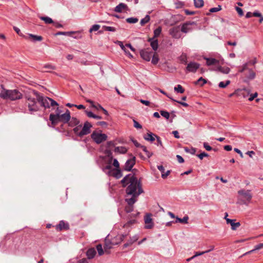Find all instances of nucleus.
Returning <instances> with one entry per match:
<instances>
[{
	"label": "nucleus",
	"mask_w": 263,
	"mask_h": 263,
	"mask_svg": "<svg viewBox=\"0 0 263 263\" xmlns=\"http://www.w3.org/2000/svg\"><path fill=\"white\" fill-rule=\"evenodd\" d=\"M235 9L240 16L243 15V12L241 8L238 7H236Z\"/></svg>",
	"instance_id": "obj_59"
},
{
	"label": "nucleus",
	"mask_w": 263,
	"mask_h": 263,
	"mask_svg": "<svg viewBox=\"0 0 263 263\" xmlns=\"http://www.w3.org/2000/svg\"><path fill=\"white\" fill-rule=\"evenodd\" d=\"M197 156L200 159V160H202L203 159V157H207L209 156V154H207L205 152H202L201 153H200V154H198L197 155Z\"/></svg>",
	"instance_id": "obj_55"
},
{
	"label": "nucleus",
	"mask_w": 263,
	"mask_h": 263,
	"mask_svg": "<svg viewBox=\"0 0 263 263\" xmlns=\"http://www.w3.org/2000/svg\"><path fill=\"white\" fill-rule=\"evenodd\" d=\"M184 149L186 153H190L192 155H194L196 153V148H193V147H192L191 148H189L187 147H185L184 148Z\"/></svg>",
	"instance_id": "obj_42"
},
{
	"label": "nucleus",
	"mask_w": 263,
	"mask_h": 263,
	"mask_svg": "<svg viewBox=\"0 0 263 263\" xmlns=\"http://www.w3.org/2000/svg\"><path fill=\"white\" fill-rule=\"evenodd\" d=\"M121 183L123 187L127 186L125 190L126 195L132 196L129 198H126L125 201L127 204H134L138 196L143 192L140 181L134 174H129L123 177Z\"/></svg>",
	"instance_id": "obj_1"
},
{
	"label": "nucleus",
	"mask_w": 263,
	"mask_h": 263,
	"mask_svg": "<svg viewBox=\"0 0 263 263\" xmlns=\"http://www.w3.org/2000/svg\"><path fill=\"white\" fill-rule=\"evenodd\" d=\"M152 63L153 64H157L159 61V58L157 55H156L155 54L152 55Z\"/></svg>",
	"instance_id": "obj_52"
},
{
	"label": "nucleus",
	"mask_w": 263,
	"mask_h": 263,
	"mask_svg": "<svg viewBox=\"0 0 263 263\" xmlns=\"http://www.w3.org/2000/svg\"><path fill=\"white\" fill-rule=\"evenodd\" d=\"M222 9L221 5H218L217 7H214L210 9V12L213 13V12H216L220 10H221Z\"/></svg>",
	"instance_id": "obj_50"
},
{
	"label": "nucleus",
	"mask_w": 263,
	"mask_h": 263,
	"mask_svg": "<svg viewBox=\"0 0 263 263\" xmlns=\"http://www.w3.org/2000/svg\"><path fill=\"white\" fill-rule=\"evenodd\" d=\"M152 214L147 213L144 216V222L145 223V228L151 229L154 227V223L151 217Z\"/></svg>",
	"instance_id": "obj_13"
},
{
	"label": "nucleus",
	"mask_w": 263,
	"mask_h": 263,
	"mask_svg": "<svg viewBox=\"0 0 263 263\" xmlns=\"http://www.w3.org/2000/svg\"><path fill=\"white\" fill-rule=\"evenodd\" d=\"M206 61V64L208 66H211L218 64L219 61L215 58H204Z\"/></svg>",
	"instance_id": "obj_22"
},
{
	"label": "nucleus",
	"mask_w": 263,
	"mask_h": 263,
	"mask_svg": "<svg viewBox=\"0 0 263 263\" xmlns=\"http://www.w3.org/2000/svg\"><path fill=\"white\" fill-rule=\"evenodd\" d=\"M91 137L97 144H100L102 142L106 140L107 139V136L106 134L98 133L96 132H93L91 134Z\"/></svg>",
	"instance_id": "obj_7"
},
{
	"label": "nucleus",
	"mask_w": 263,
	"mask_h": 263,
	"mask_svg": "<svg viewBox=\"0 0 263 263\" xmlns=\"http://www.w3.org/2000/svg\"><path fill=\"white\" fill-rule=\"evenodd\" d=\"M103 28L104 30L107 31H110V32H115L116 31V28L111 26H103Z\"/></svg>",
	"instance_id": "obj_46"
},
{
	"label": "nucleus",
	"mask_w": 263,
	"mask_h": 263,
	"mask_svg": "<svg viewBox=\"0 0 263 263\" xmlns=\"http://www.w3.org/2000/svg\"><path fill=\"white\" fill-rule=\"evenodd\" d=\"M156 136H157L152 133H149L146 136H144V139L147 141L153 142L155 140Z\"/></svg>",
	"instance_id": "obj_24"
},
{
	"label": "nucleus",
	"mask_w": 263,
	"mask_h": 263,
	"mask_svg": "<svg viewBox=\"0 0 263 263\" xmlns=\"http://www.w3.org/2000/svg\"><path fill=\"white\" fill-rule=\"evenodd\" d=\"M148 42L150 43L151 46L154 50L156 51L158 49V41L157 39H155L154 37L149 38Z\"/></svg>",
	"instance_id": "obj_19"
},
{
	"label": "nucleus",
	"mask_w": 263,
	"mask_h": 263,
	"mask_svg": "<svg viewBox=\"0 0 263 263\" xmlns=\"http://www.w3.org/2000/svg\"><path fill=\"white\" fill-rule=\"evenodd\" d=\"M81 127H82V125H78L76 127H75L73 129V131L74 133L79 137H82V136H80L79 135L80 134L79 133H80V131L81 130H80Z\"/></svg>",
	"instance_id": "obj_35"
},
{
	"label": "nucleus",
	"mask_w": 263,
	"mask_h": 263,
	"mask_svg": "<svg viewBox=\"0 0 263 263\" xmlns=\"http://www.w3.org/2000/svg\"><path fill=\"white\" fill-rule=\"evenodd\" d=\"M138 239H139V235L138 234H136L134 236H133V237H130L129 239L123 245V247L126 248V247L132 245L135 242L137 241Z\"/></svg>",
	"instance_id": "obj_18"
},
{
	"label": "nucleus",
	"mask_w": 263,
	"mask_h": 263,
	"mask_svg": "<svg viewBox=\"0 0 263 263\" xmlns=\"http://www.w3.org/2000/svg\"><path fill=\"white\" fill-rule=\"evenodd\" d=\"M250 92V90L245 89L241 91V95L243 96V98H245L249 95Z\"/></svg>",
	"instance_id": "obj_57"
},
{
	"label": "nucleus",
	"mask_w": 263,
	"mask_h": 263,
	"mask_svg": "<svg viewBox=\"0 0 263 263\" xmlns=\"http://www.w3.org/2000/svg\"><path fill=\"white\" fill-rule=\"evenodd\" d=\"M96 254V251L94 248L89 249L86 252V255L89 259L93 258Z\"/></svg>",
	"instance_id": "obj_25"
},
{
	"label": "nucleus",
	"mask_w": 263,
	"mask_h": 263,
	"mask_svg": "<svg viewBox=\"0 0 263 263\" xmlns=\"http://www.w3.org/2000/svg\"><path fill=\"white\" fill-rule=\"evenodd\" d=\"M134 126L137 129H141L142 128V125L137 122L136 120H133Z\"/></svg>",
	"instance_id": "obj_54"
},
{
	"label": "nucleus",
	"mask_w": 263,
	"mask_h": 263,
	"mask_svg": "<svg viewBox=\"0 0 263 263\" xmlns=\"http://www.w3.org/2000/svg\"><path fill=\"white\" fill-rule=\"evenodd\" d=\"M126 22L129 24H135L138 22V19L137 17H128L126 19Z\"/></svg>",
	"instance_id": "obj_39"
},
{
	"label": "nucleus",
	"mask_w": 263,
	"mask_h": 263,
	"mask_svg": "<svg viewBox=\"0 0 263 263\" xmlns=\"http://www.w3.org/2000/svg\"><path fill=\"white\" fill-rule=\"evenodd\" d=\"M194 24H195V23L194 22H186L183 24L180 29L181 31L185 33H186L191 31L192 30V28L191 27V25Z\"/></svg>",
	"instance_id": "obj_15"
},
{
	"label": "nucleus",
	"mask_w": 263,
	"mask_h": 263,
	"mask_svg": "<svg viewBox=\"0 0 263 263\" xmlns=\"http://www.w3.org/2000/svg\"><path fill=\"white\" fill-rule=\"evenodd\" d=\"M257 95H258V93L257 92H255L254 94H251L248 99L249 101H253L254 99V98L257 97Z\"/></svg>",
	"instance_id": "obj_64"
},
{
	"label": "nucleus",
	"mask_w": 263,
	"mask_h": 263,
	"mask_svg": "<svg viewBox=\"0 0 263 263\" xmlns=\"http://www.w3.org/2000/svg\"><path fill=\"white\" fill-rule=\"evenodd\" d=\"M153 53V51L149 48L141 49L140 51L141 57L146 61L151 60Z\"/></svg>",
	"instance_id": "obj_9"
},
{
	"label": "nucleus",
	"mask_w": 263,
	"mask_h": 263,
	"mask_svg": "<svg viewBox=\"0 0 263 263\" xmlns=\"http://www.w3.org/2000/svg\"><path fill=\"white\" fill-rule=\"evenodd\" d=\"M179 59L181 62V63L183 64H187V55L184 53H182L181 55L179 57Z\"/></svg>",
	"instance_id": "obj_31"
},
{
	"label": "nucleus",
	"mask_w": 263,
	"mask_h": 263,
	"mask_svg": "<svg viewBox=\"0 0 263 263\" xmlns=\"http://www.w3.org/2000/svg\"><path fill=\"white\" fill-rule=\"evenodd\" d=\"M217 70L224 74H228L230 71V69L228 67L219 66Z\"/></svg>",
	"instance_id": "obj_29"
},
{
	"label": "nucleus",
	"mask_w": 263,
	"mask_h": 263,
	"mask_svg": "<svg viewBox=\"0 0 263 263\" xmlns=\"http://www.w3.org/2000/svg\"><path fill=\"white\" fill-rule=\"evenodd\" d=\"M29 36L32 39L33 42L36 41H42L43 40V37L40 35H36L33 34H29Z\"/></svg>",
	"instance_id": "obj_30"
},
{
	"label": "nucleus",
	"mask_w": 263,
	"mask_h": 263,
	"mask_svg": "<svg viewBox=\"0 0 263 263\" xmlns=\"http://www.w3.org/2000/svg\"><path fill=\"white\" fill-rule=\"evenodd\" d=\"M127 148L124 146H117L115 148V152L119 154H125L127 152Z\"/></svg>",
	"instance_id": "obj_26"
},
{
	"label": "nucleus",
	"mask_w": 263,
	"mask_h": 263,
	"mask_svg": "<svg viewBox=\"0 0 263 263\" xmlns=\"http://www.w3.org/2000/svg\"><path fill=\"white\" fill-rule=\"evenodd\" d=\"M175 6H176V8L177 9L181 8L183 7L184 3H183L182 2H180V1L177 2L175 3Z\"/></svg>",
	"instance_id": "obj_61"
},
{
	"label": "nucleus",
	"mask_w": 263,
	"mask_h": 263,
	"mask_svg": "<svg viewBox=\"0 0 263 263\" xmlns=\"http://www.w3.org/2000/svg\"><path fill=\"white\" fill-rule=\"evenodd\" d=\"M160 113L161 115L164 118H165L166 119H168L170 117V113L167 111L161 110L160 111Z\"/></svg>",
	"instance_id": "obj_45"
},
{
	"label": "nucleus",
	"mask_w": 263,
	"mask_h": 263,
	"mask_svg": "<svg viewBox=\"0 0 263 263\" xmlns=\"http://www.w3.org/2000/svg\"><path fill=\"white\" fill-rule=\"evenodd\" d=\"M112 160H109L108 159H106V161L103 160V163L101 165V169L102 171L105 173L107 175H110L112 172V170L111 167V163Z\"/></svg>",
	"instance_id": "obj_8"
},
{
	"label": "nucleus",
	"mask_w": 263,
	"mask_h": 263,
	"mask_svg": "<svg viewBox=\"0 0 263 263\" xmlns=\"http://www.w3.org/2000/svg\"><path fill=\"white\" fill-rule=\"evenodd\" d=\"M40 18L42 20V21H44L45 22V23L47 24H53V20H52L51 18L48 17V16H41L40 17Z\"/></svg>",
	"instance_id": "obj_32"
},
{
	"label": "nucleus",
	"mask_w": 263,
	"mask_h": 263,
	"mask_svg": "<svg viewBox=\"0 0 263 263\" xmlns=\"http://www.w3.org/2000/svg\"><path fill=\"white\" fill-rule=\"evenodd\" d=\"M194 6L196 8H201L204 5V1L203 0H194Z\"/></svg>",
	"instance_id": "obj_33"
},
{
	"label": "nucleus",
	"mask_w": 263,
	"mask_h": 263,
	"mask_svg": "<svg viewBox=\"0 0 263 263\" xmlns=\"http://www.w3.org/2000/svg\"><path fill=\"white\" fill-rule=\"evenodd\" d=\"M162 28L161 27H158L154 31V39L159 36L161 32Z\"/></svg>",
	"instance_id": "obj_40"
},
{
	"label": "nucleus",
	"mask_w": 263,
	"mask_h": 263,
	"mask_svg": "<svg viewBox=\"0 0 263 263\" xmlns=\"http://www.w3.org/2000/svg\"><path fill=\"white\" fill-rule=\"evenodd\" d=\"M238 194L242 197V198L240 199V203L248 205L252 198V195L251 194V191L240 190L238 191Z\"/></svg>",
	"instance_id": "obj_5"
},
{
	"label": "nucleus",
	"mask_w": 263,
	"mask_h": 263,
	"mask_svg": "<svg viewBox=\"0 0 263 263\" xmlns=\"http://www.w3.org/2000/svg\"><path fill=\"white\" fill-rule=\"evenodd\" d=\"M37 100L31 97H27V101L26 103L28 106V110L31 114L40 110V106L38 105Z\"/></svg>",
	"instance_id": "obj_6"
},
{
	"label": "nucleus",
	"mask_w": 263,
	"mask_h": 263,
	"mask_svg": "<svg viewBox=\"0 0 263 263\" xmlns=\"http://www.w3.org/2000/svg\"><path fill=\"white\" fill-rule=\"evenodd\" d=\"M104 154L106 155L105 156L102 157L103 160L106 161V159H108L109 160H113V155L110 149H106L104 151Z\"/></svg>",
	"instance_id": "obj_20"
},
{
	"label": "nucleus",
	"mask_w": 263,
	"mask_h": 263,
	"mask_svg": "<svg viewBox=\"0 0 263 263\" xmlns=\"http://www.w3.org/2000/svg\"><path fill=\"white\" fill-rule=\"evenodd\" d=\"M174 90L178 93H182L184 92V89L181 85H177V86L174 87Z\"/></svg>",
	"instance_id": "obj_38"
},
{
	"label": "nucleus",
	"mask_w": 263,
	"mask_h": 263,
	"mask_svg": "<svg viewBox=\"0 0 263 263\" xmlns=\"http://www.w3.org/2000/svg\"><path fill=\"white\" fill-rule=\"evenodd\" d=\"M92 127V125L90 123H89L88 121H86L84 125L80 131V133H79L80 136H83L85 135H87L90 133V128Z\"/></svg>",
	"instance_id": "obj_10"
},
{
	"label": "nucleus",
	"mask_w": 263,
	"mask_h": 263,
	"mask_svg": "<svg viewBox=\"0 0 263 263\" xmlns=\"http://www.w3.org/2000/svg\"><path fill=\"white\" fill-rule=\"evenodd\" d=\"M35 94L36 96L37 102L41 106H43L45 108H50V106L59 105L58 103L56 101L49 97L41 96L36 91L35 92Z\"/></svg>",
	"instance_id": "obj_4"
},
{
	"label": "nucleus",
	"mask_w": 263,
	"mask_h": 263,
	"mask_svg": "<svg viewBox=\"0 0 263 263\" xmlns=\"http://www.w3.org/2000/svg\"><path fill=\"white\" fill-rule=\"evenodd\" d=\"M100 28V26L98 24H95L92 26V27L90 28L89 31V32H92V31H98Z\"/></svg>",
	"instance_id": "obj_48"
},
{
	"label": "nucleus",
	"mask_w": 263,
	"mask_h": 263,
	"mask_svg": "<svg viewBox=\"0 0 263 263\" xmlns=\"http://www.w3.org/2000/svg\"><path fill=\"white\" fill-rule=\"evenodd\" d=\"M203 147L204 148L208 151H210L212 149V148L211 146L209 145V144L207 142H204L203 144Z\"/></svg>",
	"instance_id": "obj_60"
},
{
	"label": "nucleus",
	"mask_w": 263,
	"mask_h": 263,
	"mask_svg": "<svg viewBox=\"0 0 263 263\" xmlns=\"http://www.w3.org/2000/svg\"><path fill=\"white\" fill-rule=\"evenodd\" d=\"M230 84V80H227L225 82H223V81H221L220 82L219 84H218V86L220 87V88H225L228 85H229Z\"/></svg>",
	"instance_id": "obj_41"
},
{
	"label": "nucleus",
	"mask_w": 263,
	"mask_h": 263,
	"mask_svg": "<svg viewBox=\"0 0 263 263\" xmlns=\"http://www.w3.org/2000/svg\"><path fill=\"white\" fill-rule=\"evenodd\" d=\"M0 97L4 99H10L11 100H16L22 98V94L16 89L7 90L4 89L0 92Z\"/></svg>",
	"instance_id": "obj_3"
},
{
	"label": "nucleus",
	"mask_w": 263,
	"mask_h": 263,
	"mask_svg": "<svg viewBox=\"0 0 263 263\" xmlns=\"http://www.w3.org/2000/svg\"><path fill=\"white\" fill-rule=\"evenodd\" d=\"M150 20V16L149 15H146L145 17L143 18L140 21V24L141 26L144 25L148 23Z\"/></svg>",
	"instance_id": "obj_36"
},
{
	"label": "nucleus",
	"mask_w": 263,
	"mask_h": 263,
	"mask_svg": "<svg viewBox=\"0 0 263 263\" xmlns=\"http://www.w3.org/2000/svg\"><path fill=\"white\" fill-rule=\"evenodd\" d=\"M170 173H171V171L170 170L167 171L166 172H164V174H161V177L163 179H165L169 175Z\"/></svg>",
	"instance_id": "obj_63"
},
{
	"label": "nucleus",
	"mask_w": 263,
	"mask_h": 263,
	"mask_svg": "<svg viewBox=\"0 0 263 263\" xmlns=\"http://www.w3.org/2000/svg\"><path fill=\"white\" fill-rule=\"evenodd\" d=\"M112 171V172L110 175H108L109 176H113L116 179H119L122 176V171L119 168H114Z\"/></svg>",
	"instance_id": "obj_17"
},
{
	"label": "nucleus",
	"mask_w": 263,
	"mask_h": 263,
	"mask_svg": "<svg viewBox=\"0 0 263 263\" xmlns=\"http://www.w3.org/2000/svg\"><path fill=\"white\" fill-rule=\"evenodd\" d=\"M79 123L80 121L75 117H72L71 119L70 118V120L68 122L69 126H74L79 125Z\"/></svg>",
	"instance_id": "obj_27"
},
{
	"label": "nucleus",
	"mask_w": 263,
	"mask_h": 263,
	"mask_svg": "<svg viewBox=\"0 0 263 263\" xmlns=\"http://www.w3.org/2000/svg\"><path fill=\"white\" fill-rule=\"evenodd\" d=\"M115 146V143L112 141H108L106 143V147L107 149H110L111 147Z\"/></svg>",
	"instance_id": "obj_53"
},
{
	"label": "nucleus",
	"mask_w": 263,
	"mask_h": 263,
	"mask_svg": "<svg viewBox=\"0 0 263 263\" xmlns=\"http://www.w3.org/2000/svg\"><path fill=\"white\" fill-rule=\"evenodd\" d=\"M263 248V243H259L254 247V250H258Z\"/></svg>",
	"instance_id": "obj_62"
},
{
	"label": "nucleus",
	"mask_w": 263,
	"mask_h": 263,
	"mask_svg": "<svg viewBox=\"0 0 263 263\" xmlns=\"http://www.w3.org/2000/svg\"><path fill=\"white\" fill-rule=\"evenodd\" d=\"M70 120V112L68 109H66V112L62 114H50L49 115V120L54 126L60 122L64 124L68 123Z\"/></svg>",
	"instance_id": "obj_2"
},
{
	"label": "nucleus",
	"mask_w": 263,
	"mask_h": 263,
	"mask_svg": "<svg viewBox=\"0 0 263 263\" xmlns=\"http://www.w3.org/2000/svg\"><path fill=\"white\" fill-rule=\"evenodd\" d=\"M127 236V234H122L115 237V238L116 239L117 242H119V243H120Z\"/></svg>",
	"instance_id": "obj_37"
},
{
	"label": "nucleus",
	"mask_w": 263,
	"mask_h": 263,
	"mask_svg": "<svg viewBox=\"0 0 263 263\" xmlns=\"http://www.w3.org/2000/svg\"><path fill=\"white\" fill-rule=\"evenodd\" d=\"M118 244H119V242H117L115 238H112L111 240L106 239L105 240L104 249H110L111 248L112 246L116 245Z\"/></svg>",
	"instance_id": "obj_16"
},
{
	"label": "nucleus",
	"mask_w": 263,
	"mask_h": 263,
	"mask_svg": "<svg viewBox=\"0 0 263 263\" xmlns=\"http://www.w3.org/2000/svg\"><path fill=\"white\" fill-rule=\"evenodd\" d=\"M127 6L124 3H121L115 8V11L116 12H121L123 10L127 9Z\"/></svg>",
	"instance_id": "obj_21"
},
{
	"label": "nucleus",
	"mask_w": 263,
	"mask_h": 263,
	"mask_svg": "<svg viewBox=\"0 0 263 263\" xmlns=\"http://www.w3.org/2000/svg\"><path fill=\"white\" fill-rule=\"evenodd\" d=\"M96 249L97 250L99 256H101L104 254V251L102 249V246L101 244L97 245Z\"/></svg>",
	"instance_id": "obj_44"
},
{
	"label": "nucleus",
	"mask_w": 263,
	"mask_h": 263,
	"mask_svg": "<svg viewBox=\"0 0 263 263\" xmlns=\"http://www.w3.org/2000/svg\"><path fill=\"white\" fill-rule=\"evenodd\" d=\"M206 83V80L203 79L202 77H200L196 82H195V84L199 85L200 86H202Z\"/></svg>",
	"instance_id": "obj_34"
},
{
	"label": "nucleus",
	"mask_w": 263,
	"mask_h": 263,
	"mask_svg": "<svg viewBox=\"0 0 263 263\" xmlns=\"http://www.w3.org/2000/svg\"><path fill=\"white\" fill-rule=\"evenodd\" d=\"M249 75L247 77V78L250 80H252L254 79L255 77V73L252 71L251 69H249Z\"/></svg>",
	"instance_id": "obj_51"
},
{
	"label": "nucleus",
	"mask_w": 263,
	"mask_h": 263,
	"mask_svg": "<svg viewBox=\"0 0 263 263\" xmlns=\"http://www.w3.org/2000/svg\"><path fill=\"white\" fill-rule=\"evenodd\" d=\"M112 165L115 167V168H119L120 167L119 163L117 159H113Z\"/></svg>",
	"instance_id": "obj_58"
},
{
	"label": "nucleus",
	"mask_w": 263,
	"mask_h": 263,
	"mask_svg": "<svg viewBox=\"0 0 263 263\" xmlns=\"http://www.w3.org/2000/svg\"><path fill=\"white\" fill-rule=\"evenodd\" d=\"M135 164V157H134L132 159H128L124 166V170L126 171H130Z\"/></svg>",
	"instance_id": "obj_14"
},
{
	"label": "nucleus",
	"mask_w": 263,
	"mask_h": 263,
	"mask_svg": "<svg viewBox=\"0 0 263 263\" xmlns=\"http://www.w3.org/2000/svg\"><path fill=\"white\" fill-rule=\"evenodd\" d=\"M128 204V205L125 206V211L126 213H130L131 212H132L133 211L134 204Z\"/></svg>",
	"instance_id": "obj_47"
},
{
	"label": "nucleus",
	"mask_w": 263,
	"mask_h": 263,
	"mask_svg": "<svg viewBox=\"0 0 263 263\" xmlns=\"http://www.w3.org/2000/svg\"><path fill=\"white\" fill-rule=\"evenodd\" d=\"M199 67L200 64L199 63L195 62H191L187 65L186 71L189 72L195 73Z\"/></svg>",
	"instance_id": "obj_11"
},
{
	"label": "nucleus",
	"mask_w": 263,
	"mask_h": 263,
	"mask_svg": "<svg viewBox=\"0 0 263 263\" xmlns=\"http://www.w3.org/2000/svg\"><path fill=\"white\" fill-rule=\"evenodd\" d=\"M188 220H189V217L187 216H185L183 217V218H180L178 217H176V221L175 222H180L181 223H188Z\"/></svg>",
	"instance_id": "obj_28"
},
{
	"label": "nucleus",
	"mask_w": 263,
	"mask_h": 263,
	"mask_svg": "<svg viewBox=\"0 0 263 263\" xmlns=\"http://www.w3.org/2000/svg\"><path fill=\"white\" fill-rule=\"evenodd\" d=\"M69 229L68 223H65L63 220L60 221L59 223L57 226V229L62 230L63 229L67 230Z\"/></svg>",
	"instance_id": "obj_23"
},
{
	"label": "nucleus",
	"mask_w": 263,
	"mask_h": 263,
	"mask_svg": "<svg viewBox=\"0 0 263 263\" xmlns=\"http://www.w3.org/2000/svg\"><path fill=\"white\" fill-rule=\"evenodd\" d=\"M231 226L232 230H235L238 227H239L240 226V223L239 222H235L234 221H233L232 222Z\"/></svg>",
	"instance_id": "obj_49"
},
{
	"label": "nucleus",
	"mask_w": 263,
	"mask_h": 263,
	"mask_svg": "<svg viewBox=\"0 0 263 263\" xmlns=\"http://www.w3.org/2000/svg\"><path fill=\"white\" fill-rule=\"evenodd\" d=\"M141 148L143 150V152L145 153V155L147 156V157L150 158L152 156V153L149 152L147 149L146 146L144 145H142L141 146Z\"/></svg>",
	"instance_id": "obj_43"
},
{
	"label": "nucleus",
	"mask_w": 263,
	"mask_h": 263,
	"mask_svg": "<svg viewBox=\"0 0 263 263\" xmlns=\"http://www.w3.org/2000/svg\"><path fill=\"white\" fill-rule=\"evenodd\" d=\"M180 28L179 26H175L170 29L169 33L175 39H179L181 37Z\"/></svg>",
	"instance_id": "obj_12"
},
{
	"label": "nucleus",
	"mask_w": 263,
	"mask_h": 263,
	"mask_svg": "<svg viewBox=\"0 0 263 263\" xmlns=\"http://www.w3.org/2000/svg\"><path fill=\"white\" fill-rule=\"evenodd\" d=\"M85 112L88 117L95 118V115L92 111L85 110Z\"/></svg>",
	"instance_id": "obj_56"
}]
</instances>
